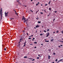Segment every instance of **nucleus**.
I'll return each instance as SVG.
<instances>
[{
    "instance_id": "obj_56",
    "label": "nucleus",
    "mask_w": 63,
    "mask_h": 63,
    "mask_svg": "<svg viewBox=\"0 0 63 63\" xmlns=\"http://www.w3.org/2000/svg\"><path fill=\"white\" fill-rule=\"evenodd\" d=\"M61 47H62L63 45H61Z\"/></svg>"
},
{
    "instance_id": "obj_46",
    "label": "nucleus",
    "mask_w": 63,
    "mask_h": 63,
    "mask_svg": "<svg viewBox=\"0 0 63 63\" xmlns=\"http://www.w3.org/2000/svg\"><path fill=\"white\" fill-rule=\"evenodd\" d=\"M36 47H34V48H36Z\"/></svg>"
},
{
    "instance_id": "obj_61",
    "label": "nucleus",
    "mask_w": 63,
    "mask_h": 63,
    "mask_svg": "<svg viewBox=\"0 0 63 63\" xmlns=\"http://www.w3.org/2000/svg\"><path fill=\"white\" fill-rule=\"evenodd\" d=\"M62 43H63V41H62Z\"/></svg>"
},
{
    "instance_id": "obj_22",
    "label": "nucleus",
    "mask_w": 63,
    "mask_h": 63,
    "mask_svg": "<svg viewBox=\"0 0 63 63\" xmlns=\"http://www.w3.org/2000/svg\"><path fill=\"white\" fill-rule=\"evenodd\" d=\"M49 31V29H47V31Z\"/></svg>"
},
{
    "instance_id": "obj_32",
    "label": "nucleus",
    "mask_w": 63,
    "mask_h": 63,
    "mask_svg": "<svg viewBox=\"0 0 63 63\" xmlns=\"http://www.w3.org/2000/svg\"><path fill=\"white\" fill-rule=\"evenodd\" d=\"M26 43H24V44H26Z\"/></svg>"
},
{
    "instance_id": "obj_40",
    "label": "nucleus",
    "mask_w": 63,
    "mask_h": 63,
    "mask_svg": "<svg viewBox=\"0 0 63 63\" xmlns=\"http://www.w3.org/2000/svg\"><path fill=\"white\" fill-rule=\"evenodd\" d=\"M27 35H28V33H27Z\"/></svg>"
},
{
    "instance_id": "obj_47",
    "label": "nucleus",
    "mask_w": 63,
    "mask_h": 63,
    "mask_svg": "<svg viewBox=\"0 0 63 63\" xmlns=\"http://www.w3.org/2000/svg\"><path fill=\"white\" fill-rule=\"evenodd\" d=\"M59 47H60V46H59Z\"/></svg>"
},
{
    "instance_id": "obj_25",
    "label": "nucleus",
    "mask_w": 63,
    "mask_h": 63,
    "mask_svg": "<svg viewBox=\"0 0 63 63\" xmlns=\"http://www.w3.org/2000/svg\"><path fill=\"white\" fill-rule=\"evenodd\" d=\"M40 36H42V35H43V34H40Z\"/></svg>"
},
{
    "instance_id": "obj_49",
    "label": "nucleus",
    "mask_w": 63,
    "mask_h": 63,
    "mask_svg": "<svg viewBox=\"0 0 63 63\" xmlns=\"http://www.w3.org/2000/svg\"><path fill=\"white\" fill-rule=\"evenodd\" d=\"M18 46H20V44H18Z\"/></svg>"
},
{
    "instance_id": "obj_21",
    "label": "nucleus",
    "mask_w": 63,
    "mask_h": 63,
    "mask_svg": "<svg viewBox=\"0 0 63 63\" xmlns=\"http://www.w3.org/2000/svg\"><path fill=\"white\" fill-rule=\"evenodd\" d=\"M24 23H25V22H26V20H24Z\"/></svg>"
},
{
    "instance_id": "obj_5",
    "label": "nucleus",
    "mask_w": 63,
    "mask_h": 63,
    "mask_svg": "<svg viewBox=\"0 0 63 63\" xmlns=\"http://www.w3.org/2000/svg\"><path fill=\"white\" fill-rule=\"evenodd\" d=\"M49 35V33H48L47 35L46 36L47 37L48 36V35Z\"/></svg>"
},
{
    "instance_id": "obj_33",
    "label": "nucleus",
    "mask_w": 63,
    "mask_h": 63,
    "mask_svg": "<svg viewBox=\"0 0 63 63\" xmlns=\"http://www.w3.org/2000/svg\"><path fill=\"white\" fill-rule=\"evenodd\" d=\"M26 45V44H25L24 45V46L25 47V45Z\"/></svg>"
},
{
    "instance_id": "obj_11",
    "label": "nucleus",
    "mask_w": 63,
    "mask_h": 63,
    "mask_svg": "<svg viewBox=\"0 0 63 63\" xmlns=\"http://www.w3.org/2000/svg\"><path fill=\"white\" fill-rule=\"evenodd\" d=\"M45 42H47V43L49 42V41H48V40L47 41H46V40H45Z\"/></svg>"
},
{
    "instance_id": "obj_20",
    "label": "nucleus",
    "mask_w": 63,
    "mask_h": 63,
    "mask_svg": "<svg viewBox=\"0 0 63 63\" xmlns=\"http://www.w3.org/2000/svg\"><path fill=\"white\" fill-rule=\"evenodd\" d=\"M50 2H51V1H50L48 3L49 4H50Z\"/></svg>"
},
{
    "instance_id": "obj_44",
    "label": "nucleus",
    "mask_w": 63,
    "mask_h": 63,
    "mask_svg": "<svg viewBox=\"0 0 63 63\" xmlns=\"http://www.w3.org/2000/svg\"><path fill=\"white\" fill-rule=\"evenodd\" d=\"M29 59H32L31 58H29Z\"/></svg>"
},
{
    "instance_id": "obj_57",
    "label": "nucleus",
    "mask_w": 63,
    "mask_h": 63,
    "mask_svg": "<svg viewBox=\"0 0 63 63\" xmlns=\"http://www.w3.org/2000/svg\"><path fill=\"white\" fill-rule=\"evenodd\" d=\"M14 11L15 12H16V11L15 10H14Z\"/></svg>"
},
{
    "instance_id": "obj_43",
    "label": "nucleus",
    "mask_w": 63,
    "mask_h": 63,
    "mask_svg": "<svg viewBox=\"0 0 63 63\" xmlns=\"http://www.w3.org/2000/svg\"><path fill=\"white\" fill-rule=\"evenodd\" d=\"M50 15V14H49V15H47V16H49V15Z\"/></svg>"
},
{
    "instance_id": "obj_64",
    "label": "nucleus",
    "mask_w": 63,
    "mask_h": 63,
    "mask_svg": "<svg viewBox=\"0 0 63 63\" xmlns=\"http://www.w3.org/2000/svg\"><path fill=\"white\" fill-rule=\"evenodd\" d=\"M53 33H55V32H53Z\"/></svg>"
},
{
    "instance_id": "obj_13",
    "label": "nucleus",
    "mask_w": 63,
    "mask_h": 63,
    "mask_svg": "<svg viewBox=\"0 0 63 63\" xmlns=\"http://www.w3.org/2000/svg\"><path fill=\"white\" fill-rule=\"evenodd\" d=\"M49 11L51 10V8H49Z\"/></svg>"
},
{
    "instance_id": "obj_23",
    "label": "nucleus",
    "mask_w": 63,
    "mask_h": 63,
    "mask_svg": "<svg viewBox=\"0 0 63 63\" xmlns=\"http://www.w3.org/2000/svg\"><path fill=\"white\" fill-rule=\"evenodd\" d=\"M44 32H47V31H45V30H44Z\"/></svg>"
},
{
    "instance_id": "obj_58",
    "label": "nucleus",
    "mask_w": 63,
    "mask_h": 63,
    "mask_svg": "<svg viewBox=\"0 0 63 63\" xmlns=\"http://www.w3.org/2000/svg\"><path fill=\"white\" fill-rule=\"evenodd\" d=\"M32 1H33V0H31V2Z\"/></svg>"
},
{
    "instance_id": "obj_45",
    "label": "nucleus",
    "mask_w": 63,
    "mask_h": 63,
    "mask_svg": "<svg viewBox=\"0 0 63 63\" xmlns=\"http://www.w3.org/2000/svg\"><path fill=\"white\" fill-rule=\"evenodd\" d=\"M33 45V44H30V45Z\"/></svg>"
},
{
    "instance_id": "obj_53",
    "label": "nucleus",
    "mask_w": 63,
    "mask_h": 63,
    "mask_svg": "<svg viewBox=\"0 0 63 63\" xmlns=\"http://www.w3.org/2000/svg\"><path fill=\"white\" fill-rule=\"evenodd\" d=\"M8 13H9V12H7V13H6L7 14H8Z\"/></svg>"
},
{
    "instance_id": "obj_24",
    "label": "nucleus",
    "mask_w": 63,
    "mask_h": 63,
    "mask_svg": "<svg viewBox=\"0 0 63 63\" xmlns=\"http://www.w3.org/2000/svg\"><path fill=\"white\" fill-rule=\"evenodd\" d=\"M40 14H42L43 15V13L42 12H40Z\"/></svg>"
},
{
    "instance_id": "obj_39",
    "label": "nucleus",
    "mask_w": 63,
    "mask_h": 63,
    "mask_svg": "<svg viewBox=\"0 0 63 63\" xmlns=\"http://www.w3.org/2000/svg\"><path fill=\"white\" fill-rule=\"evenodd\" d=\"M15 14H16V15H17V13H16V12H15Z\"/></svg>"
},
{
    "instance_id": "obj_55",
    "label": "nucleus",
    "mask_w": 63,
    "mask_h": 63,
    "mask_svg": "<svg viewBox=\"0 0 63 63\" xmlns=\"http://www.w3.org/2000/svg\"><path fill=\"white\" fill-rule=\"evenodd\" d=\"M21 42V40H20V41L19 42Z\"/></svg>"
},
{
    "instance_id": "obj_12",
    "label": "nucleus",
    "mask_w": 63,
    "mask_h": 63,
    "mask_svg": "<svg viewBox=\"0 0 63 63\" xmlns=\"http://www.w3.org/2000/svg\"><path fill=\"white\" fill-rule=\"evenodd\" d=\"M34 44H37V42H34Z\"/></svg>"
},
{
    "instance_id": "obj_37",
    "label": "nucleus",
    "mask_w": 63,
    "mask_h": 63,
    "mask_svg": "<svg viewBox=\"0 0 63 63\" xmlns=\"http://www.w3.org/2000/svg\"><path fill=\"white\" fill-rule=\"evenodd\" d=\"M44 11L45 12V13H46V10H44Z\"/></svg>"
},
{
    "instance_id": "obj_52",
    "label": "nucleus",
    "mask_w": 63,
    "mask_h": 63,
    "mask_svg": "<svg viewBox=\"0 0 63 63\" xmlns=\"http://www.w3.org/2000/svg\"><path fill=\"white\" fill-rule=\"evenodd\" d=\"M38 56H39V57H40V56L39 55H38Z\"/></svg>"
},
{
    "instance_id": "obj_30",
    "label": "nucleus",
    "mask_w": 63,
    "mask_h": 63,
    "mask_svg": "<svg viewBox=\"0 0 63 63\" xmlns=\"http://www.w3.org/2000/svg\"><path fill=\"white\" fill-rule=\"evenodd\" d=\"M55 20V19H54L53 20V21L54 22V21Z\"/></svg>"
},
{
    "instance_id": "obj_28",
    "label": "nucleus",
    "mask_w": 63,
    "mask_h": 63,
    "mask_svg": "<svg viewBox=\"0 0 63 63\" xmlns=\"http://www.w3.org/2000/svg\"><path fill=\"white\" fill-rule=\"evenodd\" d=\"M29 40H31V38H29Z\"/></svg>"
},
{
    "instance_id": "obj_15",
    "label": "nucleus",
    "mask_w": 63,
    "mask_h": 63,
    "mask_svg": "<svg viewBox=\"0 0 63 63\" xmlns=\"http://www.w3.org/2000/svg\"><path fill=\"white\" fill-rule=\"evenodd\" d=\"M58 61V60L57 59L55 60V61H56V62H57V61Z\"/></svg>"
},
{
    "instance_id": "obj_8",
    "label": "nucleus",
    "mask_w": 63,
    "mask_h": 63,
    "mask_svg": "<svg viewBox=\"0 0 63 63\" xmlns=\"http://www.w3.org/2000/svg\"><path fill=\"white\" fill-rule=\"evenodd\" d=\"M20 40H22V37H21L20 39Z\"/></svg>"
},
{
    "instance_id": "obj_54",
    "label": "nucleus",
    "mask_w": 63,
    "mask_h": 63,
    "mask_svg": "<svg viewBox=\"0 0 63 63\" xmlns=\"http://www.w3.org/2000/svg\"><path fill=\"white\" fill-rule=\"evenodd\" d=\"M38 4H40V2H38Z\"/></svg>"
},
{
    "instance_id": "obj_7",
    "label": "nucleus",
    "mask_w": 63,
    "mask_h": 63,
    "mask_svg": "<svg viewBox=\"0 0 63 63\" xmlns=\"http://www.w3.org/2000/svg\"><path fill=\"white\" fill-rule=\"evenodd\" d=\"M50 56H48V59H50Z\"/></svg>"
},
{
    "instance_id": "obj_18",
    "label": "nucleus",
    "mask_w": 63,
    "mask_h": 63,
    "mask_svg": "<svg viewBox=\"0 0 63 63\" xmlns=\"http://www.w3.org/2000/svg\"><path fill=\"white\" fill-rule=\"evenodd\" d=\"M37 59H39V57H38L37 58Z\"/></svg>"
},
{
    "instance_id": "obj_1",
    "label": "nucleus",
    "mask_w": 63,
    "mask_h": 63,
    "mask_svg": "<svg viewBox=\"0 0 63 63\" xmlns=\"http://www.w3.org/2000/svg\"><path fill=\"white\" fill-rule=\"evenodd\" d=\"M0 16H1V19H2V9L1 8L0 9Z\"/></svg>"
},
{
    "instance_id": "obj_59",
    "label": "nucleus",
    "mask_w": 63,
    "mask_h": 63,
    "mask_svg": "<svg viewBox=\"0 0 63 63\" xmlns=\"http://www.w3.org/2000/svg\"><path fill=\"white\" fill-rule=\"evenodd\" d=\"M41 6H43V5H42V4H41Z\"/></svg>"
},
{
    "instance_id": "obj_29",
    "label": "nucleus",
    "mask_w": 63,
    "mask_h": 63,
    "mask_svg": "<svg viewBox=\"0 0 63 63\" xmlns=\"http://www.w3.org/2000/svg\"><path fill=\"white\" fill-rule=\"evenodd\" d=\"M37 18H36V19H39V18H38V17H37Z\"/></svg>"
},
{
    "instance_id": "obj_4",
    "label": "nucleus",
    "mask_w": 63,
    "mask_h": 63,
    "mask_svg": "<svg viewBox=\"0 0 63 63\" xmlns=\"http://www.w3.org/2000/svg\"><path fill=\"white\" fill-rule=\"evenodd\" d=\"M5 16H8V14L7 13H5Z\"/></svg>"
},
{
    "instance_id": "obj_26",
    "label": "nucleus",
    "mask_w": 63,
    "mask_h": 63,
    "mask_svg": "<svg viewBox=\"0 0 63 63\" xmlns=\"http://www.w3.org/2000/svg\"><path fill=\"white\" fill-rule=\"evenodd\" d=\"M4 50H6V48H4Z\"/></svg>"
},
{
    "instance_id": "obj_34",
    "label": "nucleus",
    "mask_w": 63,
    "mask_h": 63,
    "mask_svg": "<svg viewBox=\"0 0 63 63\" xmlns=\"http://www.w3.org/2000/svg\"><path fill=\"white\" fill-rule=\"evenodd\" d=\"M34 60H35V59H33L32 60V61H34Z\"/></svg>"
},
{
    "instance_id": "obj_16",
    "label": "nucleus",
    "mask_w": 63,
    "mask_h": 63,
    "mask_svg": "<svg viewBox=\"0 0 63 63\" xmlns=\"http://www.w3.org/2000/svg\"><path fill=\"white\" fill-rule=\"evenodd\" d=\"M27 58V56H25L24 57V58Z\"/></svg>"
},
{
    "instance_id": "obj_62",
    "label": "nucleus",
    "mask_w": 63,
    "mask_h": 63,
    "mask_svg": "<svg viewBox=\"0 0 63 63\" xmlns=\"http://www.w3.org/2000/svg\"><path fill=\"white\" fill-rule=\"evenodd\" d=\"M27 20H28V19H27L26 20V21H27Z\"/></svg>"
},
{
    "instance_id": "obj_6",
    "label": "nucleus",
    "mask_w": 63,
    "mask_h": 63,
    "mask_svg": "<svg viewBox=\"0 0 63 63\" xmlns=\"http://www.w3.org/2000/svg\"><path fill=\"white\" fill-rule=\"evenodd\" d=\"M39 27V25H37L36 26V28H37L38 27Z\"/></svg>"
},
{
    "instance_id": "obj_10",
    "label": "nucleus",
    "mask_w": 63,
    "mask_h": 63,
    "mask_svg": "<svg viewBox=\"0 0 63 63\" xmlns=\"http://www.w3.org/2000/svg\"><path fill=\"white\" fill-rule=\"evenodd\" d=\"M39 10H38V11H36V14H37V13H38V12H39Z\"/></svg>"
},
{
    "instance_id": "obj_9",
    "label": "nucleus",
    "mask_w": 63,
    "mask_h": 63,
    "mask_svg": "<svg viewBox=\"0 0 63 63\" xmlns=\"http://www.w3.org/2000/svg\"><path fill=\"white\" fill-rule=\"evenodd\" d=\"M38 23H41V22L40 21H38Z\"/></svg>"
},
{
    "instance_id": "obj_14",
    "label": "nucleus",
    "mask_w": 63,
    "mask_h": 63,
    "mask_svg": "<svg viewBox=\"0 0 63 63\" xmlns=\"http://www.w3.org/2000/svg\"><path fill=\"white\" fill-rule=\"evenodd\" d=\"M10 18L11 20H12V19H14V18Z\"/></svg>"
},
{
    "instance_id": "obj_48",
    "label": "nucleus",
    "mask_w": 63,
    "mask_h": 63,
    "mask_svg": "<svg viewBox=\"0 0 63 63\" xmlns=\"http://www.w3.org/2000/svg\"><path fill=\"white\" fill-rule=\"evenodd\" d=\"M33 35H32L31 36V37H33Z\"/></svg>"
},
{
    "instance_id": "obj_36",
    "label": "nucleus",
    "mask_w": 63,
    "mask_h": 63,
    "mask_svg": "<svg viewBox=\"0 0 63 63\" xmlns=\"http://www.w3.org/2000/svg\"><path fill=\"white\" fill-rule=\"evenodd\" d=\"M38 3H37L36 4V6H38Z\"/></svg>"
},
{
    "instance_id": "obj_63",
    "label": "nucleus",
    "mask_w": 63,
    "mask_h": 63,
    "mask_svg": "<svg viewBox=\"0 0 63 63\" xmlns=\"http://www.w3.org/2000/svg\"><path fill=\"white\" fill-rule=\"evenodd\" d=\"M52 63H54V62H53Z\"/></svg>"
},
{
    "instance_id": "obj_19",
    "label": "nucleus",
    "mask_w": 63,
    "mask_h": 63,
    "mask_svg": "<svg viewBox=\"0 0 63 63\" xmlns=\"http://www.w3.org/2000/svg\"><path fill=\"white\" fill-rule=\"evenodd\" d=\"M56 32L57 33H58V32H59V31H56Z\"/></svg>"
},
{
    "instance_id": "obj_3",
    "label": "nucleus",
    "mask_w": 63,
    "mask_h": 63,
    "mask_svg": "<svg viewBox=\"0 0 63 63\" xmlns=\"http://www.w3.org/2000/svg\"><path fill=\"white\" fill-rule=\"evenodd\" d=\"M62 60H63L62 59L60 60H59V61H57V63H59V62H60V61H62Z\"/></svg>"
},
{
    "instance_id": "obj_2",
    "label": "nucleus",
    "mask_w": 63,
    "mask_h": 63,
    "mask_svg": "<svg viewBox=\"0 0 63 63\" xmlns=\"http://www.w3.org/2000/svg\"><path fill=\"white\" fill-rule=\"evenodd\" d=\"M26 20V19H25V17H24V16H23V18H22V20Z\"/></svg>"
},
{
    "instance_id": "obj_50",
    "label": "nucleus",
    "mask_w": 63,
    "mask_h": 63,
    "mask_svg": "<svg viewBox=\"0 0 63 63\" xmlns=\"http://www.w3.org/2000/svg\"><path fill=\"white\" fill-rule=\"evenodd\" d=\"M20 42H18V44H20Z\"/></svg>"
},
{
    "instance_id": "obj_60",
    "label": "nucleus",
    "mask_w": 63,
    "mask_h": 63,
    "mask_svg": "<svg viewBox=\"0 0 63 63\" xmlns=\"http://www.w3.org/2000/svg\"><path fill=\"white\" fill-rule=\"evenodd\" d=\"M62 41H60V42H62Z\"/></svg>"
},
{
    "instance_id": "obj_31",
    "label": "nucleus",
    "mask_w": 63,
    "mask_h": 63,
    "mask_svg": "<svg viewBox=\"0 0 63 63\" xmlns=\"http://www.w3.org/2000/svg\"><path fill=\"white\" fill-rule=\"evenodd\" d=\"M53 54L54 55H55V53H53Z\"/></svg>"
},
{
    "instance_id": "obj_35",
    "label": "nucleus",
    "mask_w": 63,
    "mask_h": 63,
    "mask_svg": "<svg viewBox=\"0 0 63 63\" xmlns=\"http://www.w3.org/2000/svg\"><path fill=\"white\" fill-rule=\"evenodd\" d=\"M55 13H57V11H55Z\"/></svg>"
},
{
    "instance_id": "obj_17",
    "label": "nucleus",
    "mask_w": 63,
    "mask_h": 63,
    "mask_svg": "<svg viewBox=\"0 0 63 63\" xmlns=\"http://www.w3.org/2000/svg\"><path fill=\"white\" fill-rule=\"evenodd\" d=\"M54 40H53V39H52L51 40V41H52H52H54Z\"/></svg>"
},
{
    "instance_id": "obj_27",
    "label": "nucleus",
    "mask_w": 63,
    "mask_h": 63,
    "mask_svg": "<svg viewBox=\"0 0 63 63\" xmlns=\"http://www.w3.org/2000/svg\"><path fill=\"white\" fill-rule=\"evenodd\" d=\"M45 5L46 6H47V4H46Z\"/></svg>"
},
{
    "instance_id": "obj_42",
    "label": "nucleus",
    "mask_w": 63,
    "mask_h": 63,
    "mask_svg": "<svg viewBox=\"0 0 63 63\" xmlns=\"http://www.w3.org/2000/svg\"><path fill=\"white\" fill-rule=\"evenodd\" d=\"M30 11H31V12H33V11H32V10H30Z\"/></svg>"
},
{
    "instance_id": "obj_51",
    "label": "nucleus",
    "mask_w": 63,
    "mask_h": 63,
    "mask_svg": "<svg viewBox=\"0 0 63 63\" xmlns=\"http://www.w3.org/2000/svg\"><path fill=\"white\" fill-rule=\"evenodd\" d=\"M41 45H42V46H43V45L42 44H41Z\"/></svg>"
},
{
    "instance_id": "obj_38",
    "label": "nucleus",
    "mask_w": 63,
    "mask_h": 63,
    "mask_svg": "<svg viewBox=\"0 0 63 63\" xmlns=\"http://www.w3.org/2000/svg\"><path fill=\"white\" fill-rule=\"evenodd\" d=\"M48 51H50V50H51L50 49H48Z\"/></svg>"
},
{
    "instance_id": "obj_41",
    "label": "nucleus",
    "mask_w": 63,
    "mask_h": 63,
    "mask_svg": "<svg viewBox=\"0 0 63 63\" xmlns=\"http://www.w3.org/2000/svg\"><path fill=\"white\" fill-rule=\"evenodd\" d=\"M33 40H35V38H33Z\"/></svg>"
}]
</instances>
